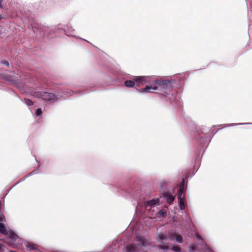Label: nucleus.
<instances>
[{"mask_svg": "<svg viewBox=\"0 0 252 252\" xmlns=\"http://www.w3.org/2000/svg\"><path fill=\"white\" fill-rule=\"evenodd\" d=\"M171 89V82L169 80H161L154 77L152 80V85H147L145 88L137 89L140 93H152L153 91L158 90L161 94L166 96L170 93Z\"/></svg>", "mask_w": 252, "mask_h": 252, "instance_id": "obj_1", "label": "nucleus"}, {"mask_svg": "<svg viewBox=\"0 0 252 252\" xmlns=\"http://www.w3.org/2000/svg\"><path fill=\"white\" fill-rule=\"evenodd\" d=\"M136 243H130L125 247L123 252H139L142 250L143 247L150 245V242L141 236H137L135 238Z\"/></svg>", "mask_w": 252, "mask_h": 252, "instance_id": "obj_2", "label": "nucleus"}, {"mask_svg": "<svg viewBox=\"0 0 252 252\" xmlns=\"http://www.w3.org/2000/svg\"><path fill=\"white\" fill-rule=\"evenodd\" d=\"M73 93V92L71 91H66L63 94H61L60 92L53 94L47 92H34L32 95L36 97L41 98L44 100L52 102L64 96H68L71 95Z\"/></svg>", "mask_w": 252, "mask_h": 252, "instance_id": "obj_3", "label": "nucleus"}, {"mask_svg": "<svg viewBox=\"0 0 252 252\" xmlns=\"http://www.w3.org/2000/svg\"><path fill=\"white\" fill-rule=\"evenodd\" d=\"M0 232L4 235H8L10 240L15 243L20 244L21 240L18 236L14 233L11 230H6L3 223L0 222Z\"/></svg>", "mask_w": 252, "mask_h": 252, "instance_id": "obj_4", "label": "nucleus"}, {"mask_svg": "<svg viewBox=\"0 0 252 252\" xmlns=\"http://www.w3.org/2000/svg\"><path fill=\"white\" fill-rule=\"evenodd\" d=\"M154 77L147 76H133L132 80L135 83L137 86H139L141 84L144 83H149V85H152V80Z\"/></svg>", "mask_w": 252, "mask_h": 252, "instance_id": "obj_5", "label": "nucleus"}, {"mask_svg": "<svg viewBox=\"0 0 252 252\" xmlns=\"http://www.w3.org/2000/svg\"><path fill=\"white\" fill-rule=\"evenodd\" d=\"M184 187V179H183L178 194V199L179 200V207L181 210H184L186 207V204L185 203V197L184 195L183 194Z\"/></svg>", "mask_w": 252, "mask_h": 252, "instance_id": "obj_6", "label": "nucleus"}, {"mask_svg": "<svg viewBox=\"0 0 252 252\" xmlns=\"http://www.w3.org/2000/svg\"><path fill=\"white\" fill-rule=\"evenodd\" d=\"M159 199L158 198L153 199L151 200L146 201L144 203L145 207L146 210H150L152 207L158 204Z\"/></svg>", "mask_w": 252, "mask_h": 252, "instance_id": "obj_7", "label": "nucleus"}, {"mask_svg": "<svg viewBox=\"0 0 252 252\" xmlns=\"http://www.w3.org/2000/svg\"><path fill=\"white\" fill-rule=\"evenodd\" d=\"M163 197L164 200L169 204L173 202L175 199V195L170 191H167L163 194Z\"/></svg>", "mask_w": 252, "mask_h": 252, "instance_id": "obj_8", "label": "nucleus"}, {"mask_svg": "<svg viewBox=\"0 0 252 252\" xmlns=\"http://www.w3.org/2000/svg\"><path fill=\"white\" fill-rule=\"evenodd\" d=\"M2 78L7 81L9 82L12 85H16V81L15 77L9 74H3L2 75Z\"/></svg>", "mask_w": 252, "mask_h": 252, "instance_id": "obj_9", "label": "nucleus"}, {"mask_svg": "<svg viewBox=\"0 0 252 252\" xmlns=\"http://www.w3.org/2000/svg\"><path fill=\"white\" fill-rule=\"evenodd\" d=\"M124 85L126 87L132 88L135 85V83L134 82L133 80H128L125 81Z\"/></svg>", "mask_w": 252, "mask_h": 252, "instance_id": "obj_10", "label": "nucleus"}, {"mask_svg": "<svg viewBox=\"0 0 252 252\" xmlns=\"http://www.w3.org/2000/svg\"><path fill=\"white\" fill-rule=\"evenodd\" d=\"M25 246L29 250L36 249V245L31 242H25Z\"/></svg>", "mask_w": 252, "mask_h": 252, "instance_id": "obj_11", "label": "nucleus"}, {"mask_svg": "<svg viewBox=\"0 0 252 252\" xmlns=\"http://www.w3.org/2000/svg\"><path fill=\"white\" fill-rule=\"evenodd\" d=\"M252 124V123H232V124H225L224 125V127H229V126H237V125H251Z\"/></svg>", "mask_w": 252, "mask_h": 252, "instance_id": "obj_12", "label": "nucleus"}, {"mask_svg": "<svg viewBox=\"0 0 252 252\" xmlns=\"http://www.w3.org/2000/svg\"><path fill=\"white\" fill-rule=\"evenodd\" d=\"M166 215V211L165 209H161L158 213V218H164Z\"/></svg>", "mask_w": 252, "mask_h": 252, "instance_id": "obj_13", "label": "nucleus"}, {"mask_svg": "<svg viewBox=\"0 0 252 252\" xmlns=\"http://www.w3.org/2000/svg\"><path fill=\"white\" fill-rule=\"evenodd\" d=\"M174 237L175 238V240L177 242L179 243H182L183 241V239L182 236L181 235H176L174 234Z\"/></svg>", "mask_w": 252, "mask_h": 252, "instance_id": "obj_14", "label": "nucleus"}, {"mask_svg": "<svg viewBox=\"0 0 252 252\" xmlns=\"http://www.w3.org/2000/svg\"><path fill=\"white\" fill-rule=\"evenodd\" d=\"M158 237L159 238V241L161 243H162L163 240H166L167 239L166 235L163 233L159 234Z\"/></svg>", "mask_w": 252, "mask_h": 252, "instance_id": "obj_15", "label": "nucleus"}, {"mask_svg": "<svg viewBox=\"0 0 252 252\" xmlns=\"http://www.w3.org/2000/svg\"><path fill=\"white\" fill-rule=\"evenodd\" d=\"M200 144L202 146H205L206 144L207 145L208 144V139L207 138H201L200 141Z\"/></svg>", "mask_w": 252, "mask_h": 252, "instance_id": "obj_16", "label": "nucleus"}, {"mask_svg": "<svg viewBox=\"0 0 252 252\" xmlns=\"http://www.w3.org/2000/svg\"><path fill=\"white\" fill-rule=\"evenodd\" d=\"M23 102L28 106H31L33 104L32 101L28 98H25L23 100Z\"/></svg>", "mask_w": 252, "mask_h": 252, "instance_id": "obj_17", "label": "nucleus"}, {"mask_svg": "<svg viewBox=\"0 0 252 252\" xmlns=\"http://www.w3.org/2000/svg\"><path fill=\"white\" fill-rule=\"evenodd\" d=\"M196 250V247L194 245H191L189 247V252H195Z\"/></svg>", "mask_w": 252, "mask_h": 252, "instance_id": "obj_18", "label": "nucleus"}, {"mask_svg": "<svg viewBox=\"0 0 252 252\" xmlns=\"http://www.w3.org/2000/svg\"><path fill=\"white\" fill-rule=\"evenodd\" d=\"M171 250L175 252H181V249L178 246H173Z\"/></svg>", "mask_w": 252, "mask_h": 252, "instance_id": "obj_19", "label": "nucleus"}, {"mask_svg": "<svg viewBox=\"0 0 252 252\" xmlns=\"http://www.w3.org/2000/svg\"><path fill=\"white\" fill-rule=\"evenodd\" d=\"M32 27L33 29H35L36 30H39L40 25L38 23L34 22L32 24Z\"/></svg>", "mask_w": 252, "mask_h": 252, "instance_id": "obj_20", "label": "nucleus"}, {"mask_svg": "<svg viewBox=\"0 0 252 252\" xmlns=\"http://www.w3.org/2000/svg\"><path fill=\"white\" fill-rule=\"evenodd\" d=\"M36 115L37 116H41L42 114V111L41 108H38L36 111Z\"/></svg>", "mask_w": 252, "mask_h": 252, "instance_id": "obj_21", "label": "nucleus"}, {"mask_svg": "<svg viewBox=\"0 0 252 252\" xmlns=\"http://www.w3.org/2000/svg\"><path fill=\"white\" fill-rule=\"evenodd\" d=\"M158 248L163 250L164 252H166L168 249V247L163 245H159Z\"/></svg>", "mask_w": 252, "mask_h": 252, "instance_id": "obj_22", "label": "nucleus"}, {"mask_svg": "<svg viewBox=\"0 0 252 252\" xmlns=\"http://www.w3.org/2000/svg\"><path fill=\"white\" fill-rule=\"evenodd\" d=\"M1 63L6 66H9V63L7 61H1Z\"/></svg>", "mask_w": 252, "mask_h": 252, "instance_id": "obj_23", "label": "nucleus"}, {"mask_svg": "<svg viewBox=\"0 0 252 252\" xmlns=\"http://www.w3.org/2000/svg\"><path fill=\"white\" fill-rule=\"evenodd\" d=\"M195 236L199 240H201L202 239L201 236L200 235H199V234H198V233H196L195 234Z\"/></svg>", "mask_w": 252, "mask_h": 252, "instance_id": "obj_24", "label": "nucleus"}, {"mask_svg": "<svg viewBox=\"0 0 252 252\" xmlns=\"http://www.w3.org/2000/svg\"><path fill=\"white\" fill-rule=\"evenodd\" d=\"M169 238L171 241H174V240H175V238L174 237V234H173L171 236H170Z\"/></svg>", "mask_w": 252, "mask_h": 252, "instance_id": "obj_25", "label": "nucleus"}, {"mask_svg": "<svg viewBox=\"0 0 252 252\" xmlns=\"http://www.w3.org/2000/svg\"><path fill=\"white\" fill-rule=\"evenodd\" d=\"M0 219L1 221H2V220H1L2 219L3 220H5L4 216L3 215H0Z\"/></svg>", "mask_w": 252, "mask_h": 252, "instance_id": "obj_26", "label": "nucleus"}, {"mask_svg": "<svg viewBox=\"0 0 252 252\" xmlns=\"http://www.w3.org/2000/svg\"><path fill=\"white\" fill-rule=\"evenodd\" d=\"M3 1V0H0V8H2V2Z\"/></svg>", "mask_w": 252, "mask_h": 252, "instance_id": "obj_27", "label": "nucleus"}, {"mask_svg": "<svg viewBox=\"0 0 252 252\" xmlns=\"http://www.w3.org/2000/svg\"><path fill=\"white\" fill-rule=\"evenodd\" d=\"M2 247H3V245H2V244H0V249H1V248H2Z\"/></svg>", "mask_w": 252, "mask_h": 252, "instance_id": "obj_28", "label": "nucleus"}, {"mask_svg": "<svg viewBox=\"0 0 252 252\" xmlns=\"http://www.w3.org/2000/svg\"><path fill=\"white\" fill-rule=\"evenodd\" d=\"M69 35L72 36H74V35L73 33H70Z\"/></svg>", "mask_w": 252, "mask_h": 252, "instance_id": "obj_29", "label": "nucleus"}, {"mask_svg": "<svg viewBox=\"0 0 252 252\" xmlns=\"http://www.w3.org/2000/svg\"><path fill=\"white\" fill-rule=\"evenodd\" d=\"M2 15L1 14H0V20H1L2 19Z\"/></svg>", "mask_w": 252, "mask_h": 252, "instance_id": "obj_30", "label": "nucleus"}, {"mask_svg": "<svg viewBox=\"0 0 252 252\" xmlns=\"http://www.w3.org/2000/svg\"><path fill=\"white\" fill-rule=\"evenodd\" d=\"M33 172H34V173H36L37 171L35 170V171H33Z\"/></svg>", "mask_w": 252, "mask_h": 252, "instance_id": "obj_31", "label": "nucleus"}]
</instances>
